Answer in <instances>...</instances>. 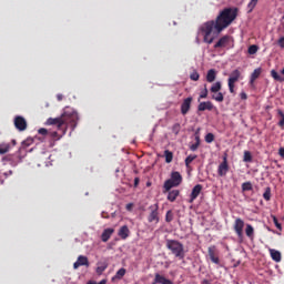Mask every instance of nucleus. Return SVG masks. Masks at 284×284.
<instances>
[{
  "instance_id": "nucleus-20",
  "label": "nucleus",
  "mask_w": 284,
  "mask_h": 284,
  "mask_svg": "<svg viewBox=\"0 0 284 284\" xmlns=\"http://www.w3.org/2000/svg\"><path fill=\"white\" fill-rule=\"evenodd\" d=\"M118 235L125 241V239H128V236H130V229L128 227V225H123L119 232Z\"/></svg>"
},
{
  "instance_id": "nucleus-1",
  "label": "nucleus",
  "mask_w": 284,
  "mask_h": 284,
  "mask_svg": "<svg viewBox=\"0 0 284 284\" xmlns=\"http://www.w3.org/2000/svg\"><path fill=\"white\" fill-rule=\"evenodd\" d=\"M236 17H239L237 8H225L220 12L215 21L211 20L203 23L200 30L203 33L204 43H209V45L214 43V37L210 38L212 32L221 34V32H223L225 28L230 27V24L236 19Z\"/></svg>"
},
{
  "instance_id": "nucleus-31",
  "label": "nucleus",
  "mask_w": 284,
  "mask_h": 284,
  "mask_svg": "<svg viewBox=\"0 0 284 284\" xmlns=\"http://www.w3.org/2000/svg\"><path fill=\"white\" fill-rule=\"evenodd\" d=\"M10 152V144H0V154H8Z\"/></svg>"
},
{
  "instance_id": "nucleus-51",
  "label": "nucleus",
  "mask_w": 284,
  "mask_h": 284,
  "mask_svg": "<svg viewBox=\"0 0 284 284\" xmlns=\"http://www.w3.org/2000/svg\"><path fill=\"white\" fill-rule=\"evenodd\" d=\"M139 183H141V180L139 178L134 179V187H139Z\"/></svg>"
},
{
  "instance_id": "nucleus-56",
  "label": "nucleus",
  "mask_w": 284,
  "mask_h": 284,
  "mask_svg": "<svg viewBox=\"0 0 284 284\" xmlns=\"http://www.w3.org/2000/svg\"><path fill=\"white\" fill-rule=\"evenodd\" d=\"M202 283H203V284H212V283H210V281H207V280H203Z\"/></svg>"
},
{
  "instance_id": "nucleus-49",
  "label": "nucleus",
  "mask_w": 284,
  "mask_h": 284,
  "mask_svg": "<svg viewBox=\"0 0 284 284\" xmlns=\"http://www.w3.org/2000/svg\"><path fill=\"white\" fill-rule=\"evenodd\" d=\"M240 97H241L242 101H246V99H247V93L241 92V93H240Z\"/></svg>"
},
{
  "instance_id": "nucleus-42",
  "label": "nucleus",
  "mask_w": 284,
  "mask_h": 284,
  "mask_svg": "<svg viewBox=\"0 0 284 284\" xmlns=\"http://www.w3.org/2000/svg\"><path fill=\"white\" fill-rule=\"evenodd\" d=\"M207 84H204V90L200 93V99H207Z\"/></svg>"
},
{
  "instance_id": "nucleus-54",
  "label": "nucleus",
  "mask_w": 284,
  "mask_h": 284,
  "mask_svg": "<svg viewBox=\"0 0 284 284\" xmlns=\"http://www.w3.org/2000/svg\"><path fill=\"white\" fill-rule=\"evenodd\" d=\"M57 100H58V101H63V94L59 93V94L57 95Z\"/></svg>"
},
{
  "instance_id": "nucleus-38",
  "label": "nucleus",
  "mask_w": 284,
  "mask_h": 284,
  "mask_svg": "<svg viewBox=\"0 0 284 284\" xmlns=\"http://www.w3.org/2000/svg\"><path fill=\"white\" fill-rule=\"evenodd\" d=\"M242 190H243V192H250V191H252V182H244V183L242 184Z\"/></svg>"
},
{
  "instance_id": "nucleus-32",
  "label": "nucleus",
  "mask_w": 284,
  "mask_h": 284,
  "mask_svg": "<svg viewBox=\"0 0 284 284\" xmlns=\"http://www.w3.org/2000/svg\"><path fill=\"white\" fill-rule=\"evenodd\" d=\"M243 162L244 163H252V153L250 151L244 152Z\"/></svg>"
},
{
  "instance_id": "nucleus-45",
  "label": "nucleus",
  "mask_w": 284,
  "mask_h": 284,
  "mask_svg": "<svg viewBox=\"0 0 284 284\" xmlns=\"http://www.w3.org/2000/svg\"><path fill=\"white\" fill-rule=\"evenodd\" d=\"M49 134H50V136H51L52 139H61V136H63V134H61V131H60V134H59V132H57V131H52V132H50Z\"/></svg>"
},
{
  "instance_id": "nucleus-15",
  "label": "nucleus",
  "mask_w": 284,
  "mask_h": 284,
  "mask_svg": "<svg viewBox=\"0 0 284 284\" xmlns=\"http://www.w3.org/2000/svg\"><path fill=\"white\" fill-rule=\"evenodd\" d=\"M112 234H114V229H105L103 232H102V235H101V241L103 243H108L112 236Z\"/></svg>"
},
{
  "instance_id": "nucleus-53",
  "label": "nucleus",
  "mask_w": 284,
  "mask_h": 284,
  "mask_svg": "<svg viewBox=\"0 0 284 284\" xmlns=\"http://www.w3.org/2000/svg\"><path fill=\"white\" fill-rule=\"evenodd\" d=\"M132 207H134V204H132V203H129V204H126V210L130 212V210H132Z\"/></svg>"
},
{
  "instance_id": "nucleus-43",
  "label": "nucleus",
  "mask_w": 284,
  "mask_h": 284,
  "mask_svg": "<svg viewBox=\"0 0 284 284\" xmlns=\"http://www.w3.org/2000/svg\"><path fill=\"white\" fill-rule=\"evenodd\" d=\"M273 223H274L275 227H277V230H280V232H283V226L281 225V223L278 222V219H276V216H273Z\"/></svg>"
},
{
  "instance_id": "nucleus-37",
  "label": "nucleus",
  "mask_w": 284,
  "mask_h": 284,
  "mask_svg": "<svg viewBox=\"0 0 284 284\" xmlns=\"http://www.w3.org/2000/svg\"><path fill=\"white\" fill-rule=\"evenodd\" d=\"M247 52L248 54H256L258 52V45L256 44L250 45Z\"/></svg>"
},
{
  "instance_id": "nucleus-13",
  "label": "nucleus",
  "mask_w": 284,
  "mask_h": 284,
  "mask_svg": "<svg viewBox=\"0 0 284 284\" xmlns=\"http://www.w3.org/2000/svg\"><path fill=\"white\" fill-rule=\"evenodd\" d=\"M205 110H209V112H212L214 110V104L211 101L201 102L197 105V112H205Z\"/></svg>"
},
{
  "instance_id": "nucleus-57",
  "label": "nucleus",
  "mask_w": 284,
  "mask_h": 284,
  "mask_svg": "<svg viewBox=\"0 0 284 284\" xmlns=\"http://www.w3.org/2000/svg\"><path fill=\"white\" fill-rule=\"evenodd\" d=\"M90 284V283H89Z\"/></svg>"
},
{
  "instance_id": "nucleus-3",
  "label": "nucleus",
  "mask_w": 284,
  "mask_h": 284,
  "mask_svg": "<svg viewBox=\"0 0 284 284\" xmlns=\"http://www.w3.org/2000/svg\"><path fill=\"white\" fill-rule=\"evenodd\" d=\"M166 247L175 258H179V261H183V258H185V247L183 246V243L176 240H166Z\"/></svg>"
},
{
  "instance_id": "nucleus-34",
  "label": "nucleus",
  "mask_w": 284,
  "mask_h": 284,
  "mask_svg": "<svg viewBox=\"0 0 284 284\" xmlns=\"http://www.w3.org/2000/svg\"><path fill=\"white\" fill-rule=\"evenodd\" d=\"M125 268H120L116 273L115 276L113 278H118L119 281H121V278H123V276H125Z\"/></svg>"
},
{
  "instance_id": "nucleus-26",
  "label": "nucleus",
  "mask_w": 284,
  "mask_h": 284,
  "mask_svg": "<svg viewBox=\"0 0 284 284\" xmlns=\"http://www.w3.org/2000/svg\"><path fill=\"white\" fill-rule=\"evenodd\" d=\"M222 88H223V84L221 83V81H217L212 84L210 90L213 94H216L217 92H221Z\"/></svg>"
},
{
  "instance_id": "nucleus-40",
  "label": "nucleus",
  "mask_w": 284,
  "mask_h": 284,
  "mask_svg": "<svg viewBox=\"0 0 284 284\" xmlns=\"http://www.w3.org/2000/svg\"><path fill=\"white\" fill-rule=\"evenodd\" d=\"M172 132H173V134L178 135L179 132H181V124L180 123L173 124Z\"/></svg>"
},
{
  "instance_id": "nucleus-47",
  "label": "nucleus",
  "mask_w": 284,
  "mask_h": 284,
  "mask_svg": "<svg viewBox=\"0 0 284 284\" xmlns=\"http://www.w3.org/2000/svg\"><path fill=\"white\" fill-rule=\"evenodd\" d=\"M277 45H280V48H284V37L277 40Z\"/></svg>"
},
{
  "instance_id": "nucleus-30",
  "label": "nucleus",
  "mask_w": 284,
  "mask_h": 284,
  "mask_svg": "<svg viewBox=\"0 0 284 284\" xmlns=\"http://www.w3.org/2000/svg\"><path fill=\"white\" fill-rule=\"evenodd\" d=\"M278 116H281V120L278 121L277 125L284 130V113L281 109L277 110Z\"/></svg>"
},
{
  "instance_id": "nucleus-48",
  "label": "nucleus",
  "mask_w": 284,
  "mask_h": 284,
  "mask_svg": "<svg viewBox=\"0 0 284 284\" xmlns=\"http://www.w3.org/2000/svg\"><path fill=\"white\" fill-rule=\"evenodd\" d=\"M38 132H39V134H42V136H45L47 134H49V133H48V130H47V129H43V128H42V129H39Z\"/></svg>"
},
{
  "instance_id": "nucleus-7",
  "label": "nucleus",
  "mask_w": 284,
  "mask_h": 284,
  "mask_svg": "<svg viewBox=\"0 0 284 284\" xmlns=\"http://www.w3.org/2000/svg\"><path fill=\"white\" fill-rule=\"evenodd\" d=\"M229 172H230V164L227 163V155H224L223 161L220 163L217 168V174L219 176H227Z\"/></svg>"
},
{
  "instance_id": "nucleus-8",
  "label": "nucleus",
  "mask_w": 284,
  "mask_h": 284,
  "mask_svg": "<svg viewBox=\"0 0 284 284\" xmlns=\"http://www.w3.org/2000/svg\"><path fill=\"white\" fill-rule=\"evenodd\" d=\"M13 123L19 132H26V130H28V121L21 115L16 116Z\"/></svg>"
},
{
  "instance_id": "nucleus-25",
  "label": "nucleus",
  "mask_w": 284,
  "mask_h": 284,
  "mask_svg": "<svg viewBox=\"0 0 284 284\" xmlns=\"http://www.w3.org/2000/svg\"><path fill=\"white\" fill-rule=\"evenodd\" d=\"M245 234L251 241L254 240V226H252V224H246Z\"/></svg>"
},
{
  "instance_id": "nucleus-21",
  "label": "nucleus",
  "mask_w": 284,
  "mask_h": 284,
  "mask_svg": "<svg viewBox=\"0 0 284 284\" xmlns=\"http://www.w3.org/2000/svg\"><path fill=\"white\" fill-rule=\"evenodd\" d=\"M168 201H170L171 203H174V201H176V199H179V194H181V191L179 190H172V191H168Z\"/></svg>"
},
{
  "instance_id": "nucleus-39",
  "label": "nucleus",
  "mask_w": 284,
  "mask_h": 284,
  "mask_svg": "<svg viewBox=\"0 0 284 284\" xmlns=\"http://www.w3.org/2000/svg\"><path fill=\"white\" fill-rule=\"evenodd\" d=\"M165 221H166V223H172V221H174V213H172V211L166 212Z\"/></svg>"
},
{
  "instance_id": "nucleus-23",
  "label": "nucleus",
  "mask_w": 284,
  "mask_h": 284,
  "mask_svg": "<svg viewBox=\"0 0 284 284\" xmlns=\"http://www.w3.org/2000/svg\"><path fill=\"white\" fill-rule=\"evenodd\" d=\"M271 258L275 261V263H281V253L274 248L270 250Z\"/></svg>"
},
{
  "instance_id": "nucleus-36",
  "label": "nucleus",
  "mask_w": 284,
  "mask_h": 284,
  "mask_svg": "<svg viewBox=\"0 0 284 284\" xmlns=\"http://www.w3.org/2000/svg\"><path fill=\"white\" fill-rule=\"evenodd\" d=\"M263 199L265 201H270V199H272V190L270 187H266L265 192L263 193Z\"/></svg>"
},
{
  "instance_id": "nucleus-10",
  "label": "nucleus",
  "mask_w": 284,
  "mask_h": 284,
  "mask_svg": "<svg viewBox=\"0 0 284 284\" xmlns=\"http://www.w3.org/2000/svg\"><path fill=\"white\" fill-rule=\"evenodd\" d=\"M201 192H203V185L196 184V185L192 189V192H191V194H190L189 203H194V201H196V199H199V195L201 194Z\"/></svg>"
},
{
  "instance_id": "nucleus-55",
  "label": "nucleus",
  "mask_w": 284,
  "mask_h": 284,
  "mask_svg": "<svg viewBox=\"0 0 284 284\" xmlns=\"http://www.w3.org/2000/svg\"><path fill=\"white\" fill-rule=\"evenodd\" d=\"M101 216H102V219H110V216L105 212H102Z\"/></svg>"
},
{
  "instance_id": "nucleus-18",
  "label": "nucleus",
  "mask_w": 284,
  "mask_h": 284,
  "mask_svg": "<svg viewBox=\"0 0 284 284\" xmlns=\"http://www.w3.org/2000/svg\"><path fill=\"white\" fill-rule=\"evenodd\" d=\"M173 182H175L178 185H181V183H183V176L181 175V173L179 171H173L171 173V178H170Z\"/></svg>"
},
{
  "instance_id": "nucleus-33",
  "label": "nucleus",
  "mask_w": 284,
  "mask_h": 284,
  "mask_svg": "<svg viewBox=\"0 0 284 284\" xmlns=\"http://www.w3.org/2000/svg\"><path fill=\"white\" fill-rule=\"evenodd\" d=\"M200 145H201V140L199 139V136H196V142L190 146V150L192 152H196Z\"/></svg>"
},
{
  "instance_id": "nucleus-44",
  "label": "nucleus",
  "mask_w": 284,
  "mask_h": 284,
  "mask_svg": "<svg viewBox=\"0 0 284 284\" xmlns=\"http://www.w3.org/2000/svg\"><path fill=\"white\" fill-rule=\"evenodd\" d=\"M190 79L191 81H199V79H201V75L199 74V72L194 71L193 73H191Z\"/></svg>"
},
{
  "instance_id": "nucleus-19",
  "label": "nucleus",
  "mask_w": 284,
  "mask_h": 284,
  "mask_svg": "<svg viewBox=\"0 0 284 284\" xmlns=\"http://www.w3.org/2000/svg\"><path fill=\"white\" fill-rule=\"evenodd\" d=\"M179 185H180V184H178L176 182H174V180L169 179V180H166V181L164 182V185H163L164 192H170V190H172V187H179Z\"/></svg>"
},
{
  "instance_id": "nucleus-28",
  "label": "nucleus",
  "mask_w": 284,
  "mask_h": 284,
  "mask_svg": "<svg viewBox=\"0 0 284 284\" xmlns=\"http://www.w3.org/2000/svg\"><path fill=\"white\" fill-rule=\"evenodd\" d=\"M164 156H165V163H172L174 159V153H172L170 150H165Z\"/></svg>"
},
{
  "instance_id": "nucleus-27",
  "label": "nucleus",
  "mask_w": 284,
  "mask_h": 284,
  "mask_svg": "<svg viewBox=\"0 0 284 284\" xmlns=\"http://www.w3.org/2000/svg\"><path fill=\"white\" fill-rule=\"evenodd\" d=\"M108 270V263L103 262V263H99L98 267L95 270L97 274H99L101 276V274H103V272Z\"/></svg>"
},
{
  "instance_id": "nucleus-11",
  "label": "nucleus",
  "mask_w": 284,
  "mask_h": 284,
  "mask_svg": "<svg viewBox=\"0 0 284 284\" xmlns=\"http://www.w3.org/2000/svg\"><path fill=\"white\" fill-rule=\"evenodd\" d=\"M209 252V258L214 263L215 265H221V258H219V255H216V246H210L207 248Z\"/></svg>"
},
{
  "instance_id": "nucleus-6",
  "label": "nucleus",
  "mask_w": 284,
  "mask_h": 284,
  "mask_svg": "<svg viewBox=\"0 0 284 284\" xmlns=\"http://www.w3.org/2000/svg\"><path fill=\"white\" fill-rule=\"evenodd\" d=\"M150 213L148 215V222L149 223H159V204H153L149 207Z\"/></svg>"
},
{
  "instance_id": "nucleus-35",
  "label": "nucleus",
  "mask_w": 284,
  "mask_h": 284,
  "mask_svg": "<svg viewBox=\"0 0 284 284\" xmlns=\"http://www.w3.org/2000/svg\"><path fill=\"white\" fill-rule=\"evenodd\" d=\"M257 4H258V0H251L247 4L248 12H252Z\"/></svg>"
},
{
  "instance_id": "nucleus-52",
  "label": "nucleus",
  "mask_w": 284,
  "mask_h": 284,
  "mask_svg": "<svg viewBox=\"0 0 284 284\" xmlns=\"http://www.w3.org/2000/svg\"><path fill=\"white\" fill-rule=\"evenodd\" d=\"M108 283V281H105V280H102V281H100L99 283H97V282H90V284H106Z\"/></svg>"
},
{
  "instance_id": "nucleus-2",
  "label": "nucleus",
  "mask_w": 284,
  "mask_h": 284,
  "mask_svg": "<svg viewBox=\"0 0 284 284\" xmlns=\"http://www.w3.org/2000/svg\"><path fill=\"white\" fill-rule=\"evenodd\" d=\"M77 121H79V115L77 114V112H64L59 118H49L47 120V124L57 125L59 132H61V134H65V132H68V128H71L72 130L77 128Z\"/></svg>"
},
{
  "instance_id": "nucleus-16",
  "label": "nucleus",
  "mask_w": 284,
  "mask_h": 284,
  "mask_svg": "<svg viewBox=\"0 0 284 284\" xmlns=\"http://www.w3.org/2000/svg\"><path fill=\"white\" fill-rule=\"evenodd\" d=\"M230 43V36L222 37L215 44L214 48H226V45Z\"/></svg>"
},
{
  "instance_id": "nucleus-12",
  "label": "nucleus",
  "mask_w": 284,
  "mask_h": 284,
  "mask_svg": "<svg viewBox=\"0 0 284 284\" xmlns=\"http://www.w3.org/2000/svg\"><path fill=\"white\" fill-rule=\"evenodd\" d=\"M85 265L87 267H90V261L88 260V256L80 255L73 264L74 270H79V267Z\"/></svg>"
},
{
  "instance_id": "nucleus-29",
  "label": "nucleus",
  "mask_w": 284,
  "mask_h": 284,
  "mask_svg": "<svg viewBox=\"0 0 284 284\" xmlns=\"http://www.w3.org/2000/svg\"><path fill=\"white\" fill-rule=\"evenodd\" d=\"M212 99L213 101H217V103H223V101H225V97L219 91L216 94L212 95Z\"/></svg>"
},
{
  "instance_id": "nucleus-46",
  "label": "nucleus",
  "mask_w": 284,
  "mask_h": 284,
  "mask_svg": "<svg viewBox=\"0 0 284 284\" xmlns=\"http://www.w3.org/2000/svg\"><path fill=\"white\" fill-rule=\"evenodd\" d=\"M214 141V135L212 133H207L205 135V142L206 143H212Z\"/></svg>"
},
{
  "instance_id": "nucleus-22",
  "label": "nucleus",
  "mask_w": 284,
  "mask_h": 284,
  "mask_svg": "<svg viewBox=\"0 0 284 284\" xmlns=\"http://www.w3.org/2000/svg\"><path fill=\"white\" fill-rule=\"evenodd\" d=\"M206 81L207 83H214V81H216V70L211 69L207 71Z\"/></svg>"
},
{
  "instance_id": "nucleus-24",
  "label": "nucleus",
  "mask_w": 284,
  "mask_h": 284,
  "mask_svg": "<svg viewBox=\"0 0 284 284\" xmlns=\"http://www.w3.org/2000/svg\"><path fill=\"white\" fill-rule=\"evenodd\" d=\"M261 72H262L261 68L255 69V70L252 72L251 78H250V83H251V85L254 84V81H256V79H258V77H261Z\"/></svg>"
},
{
  "instance_id": "nucleus-4",
  "label": "nucleus",
  "mask_w": 284,
  "mask_h": 284,
  "mask_svg": "<svg viewBox=\"0 0 284 284\" xmlns=\"http://www.w3.org/2000/svg\"><path fill=\"white\" fill-rule=\"evenodd\" d=\"M241 79V71L239 69H235L231 72L229 80H227V85H229V91L231 94H234V88L235 83Z\"/></svg>"
},
{
  "instance_id": "nucleus-17",
  "label": "nucleus",
  "mask_w": 284,
  "mask_h": 284,
  "mask_svg": "<svg viewBox=\"0 0 284 284\" xmlns=\"http://www.w3.org/2000/svg\"><path fill=\"white\" fill-rule=\"evenodd\" d=\"M281 74L284 75V68L281 70ZM276 70H271V77L274 81H278L280 83H284V77H281Z\"/></svg>"
},
{
  "instance_id": "nucleus-41",
  "label": "nucleus",
  "mask_w": 284,
  "mask_h": 284,
  "mask_svg": "<svg viewBox=\"0 0 284 284\" xmlns=\"http://www.w3.org/2000/svg\"><path fill=\"white\" fill-rule=\"evenodd\" d=\"M196 159V155H189L186 159H185V165L186 168H190V164L192 163V161H195Z\"/></svg>"
},
{
  "instance_id": "nucleus-9",
  "label": "nucleus",
  "mask_w": 284,
  "mask_h": 284,
  "mask_svg": "<svg viewBox=\"0 0 284 284\" xmlns=\"http://www.w3.org/2000/svg\"><path fill=\"white\" fill-rule=\"evenodd\" d=\"M192 101H194V98L192 97H189L182 101L180 110L183 116H185L190 110H192Z\"/></svg>"
},
{
  "instance_id": "nucleus-5",
  "label": "nucleus",
  "mask_w": 284,
  "mask_h": 284,
  "mask_svg": "<svg viewBox=\"0 0 284 284\" xmlns=\"http://www.w3.org/2000/svg\"><path fill=\"white\" fill-rule=\"evenodd\" d=\"M245 227V221H243V219L237 217L234 221L233 224V230L237 236V239H240V241H243L244 234H243V229Z\"/></svg>"
},
{
  "instance_id": "nucleus-14",
  "label": "nucleus",
  "mask_w": 284,
  "mask_h": 284,
  "mask_svg": "<svg viewBox=\"0 0 284 284\" xmlns=\"http://www.w3.org/2000/svg\"><path fill=\"white\" fill-rule=\"evenodd\" d=\"M152 284H174L172 280H168L165 276L156 273Z\"/></svg>"
},
{
  "instance_id": "nucleus-50",
  "label": "nucleus",
  "mask_w": 284,
  "mask_h": 284,
  "mask_svg": "<svg viewBox=\"0 0 284 284\" xmlns=\"http://www.w3.org/2000/svg\"><path fill=\"white\" fill-rule=\"evenodd\" d=\"M278 155L284 159V148L278 149Z\"/></svg>"
}]
</instances>
